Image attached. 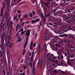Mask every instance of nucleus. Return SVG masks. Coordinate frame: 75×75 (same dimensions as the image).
Segmentation results:
<instances>
[{"label": "nucleus", "mask_w": 75, "mask_h": 75, "mask_svg": "<svg viewBox=\"0 0 75 75\" xmlns=\"http://www.w3.org/2000/svg\"><path fill=\"white\" fill-rule=\"evenodd\" d=\"M23 34H24V31H23L21 32V35H23Z\"/></svg>", "instance_id": "nucleus-36"}, {"label": "nucleus", "mask_w": 75, "mask_h": 75, "mask_svg": "<svg viewBox=\"0 0 75 75\" xmlns=\"http://www.w3.org/2000/svg\"><path fill=\"white\" fill-rule=\"evenodd\" d=\"M50 59V61L52 62L53 60H52L51 58Z\"/></svg>", "instance_id": "nucleus-63"}, {"label": "nucleus", "mask_w": 75, "mask_h": 75, "mask_svg": "<svg viewBox=\"0 0 75 75\" xmlns=\"http://www.w3.org/2000/svg\"><path fill=\"white\" fill-rule=\"evenodd\" d=\"M47 47H45V51H47Z\"/></svg>", "instance_id": "nucleus-59"}, {"label": "nucleus", "mask_w": 75, "mask_h": 75, "mask_svg": "<svg viewBox=\"0 0 75 75\" xmlns=\"http://www.w3.org/2000/svg\"><path fill=\"white\" fill-rule=\"evenodd\" d=\"M26 52V51H25L23 52V54H22V55H24V54H25V52Z\"/></svg>", "instance_id": "nucleus-39"}, {"label": "nucleus", "mask_w": 75, "mask_h": 75, "mask_svg": "<svg viewBox=\"0 0 75 75\" xmlns=\"http://www.w3.org/2000/svg\"><path fill=\"white\" fill-rule=\"evenodd\" d=\"M24 25V23L23 22L22 24L20 25L19 26V28H22V27H23V25Z\"/></svg>", "instance_id": "nucleus-8"}, {"label": "nucleus", "mask_w": 75, "mask_h": 75, "mask_svg": "<svg viewBox=\"0 0 75 75\" xmlns=\"http://www.w3.org/2000/svg\"><path fill=\"white\" fill-rule=\"evenodd\" d=\"M33 40H31L30 42V50H31V49H33V48H32V47L33 46Z\"/></svg>", "instance_id": "nucleus-4"}, {"label": "nucleus", "mask_w": 75, "mask_h": 75, "mask_svg": "<svg viewBox=\"0 0 75 75\" xmlns=\"http://www.w3.org/2000/svg\"><path fill=\"white\" fill-rule=\"evenodd\" d=\"M30 62L29 63L30 66L31 68H32V61H33V59H30Z\"/></svg>", "instance_id": "nucleus-7"}, {"label": "nucleus", "mask_w": 75, "mask_h": 75, "mask_svg": "<svg viewBox=\"0 0 75 75\" xmlns=\"http://www.w3.org/2000/svg\"><path fill=\"white\" fill-rule=\"evenodd\" d=\"M70 35V37H71L72 38H73V39H74V36L73 35Z\"/></svg>", "instance_id": "nucleus-42"}, {"label": "nucleus", "mask_w": 75, "mask_h": 75, "mask_svg": "<svg viewBox=\"0 0 75 75\" xmlns=\"http://www.w3.org/2000/svg\"><path fill=\"white\" fill-rule=\"evenodd\" d=\"M62 73H63V74H67L65 72H64V71H62Z\"/></svg>", "instance_id": "nucleus-37"}, {"label": "nucleus", "mask_w": 75, "mask_h": 75, "mask_svg": "<svg viewBox=\"0 0 75 75\" xmlns=\"http://www.w3.org/2000/svg\"><path fill=\"white\" fill-rule=\"evenodd\" d=\"M65 66H66V67H68V65H67V64H65Z\"/></svg>", "instance_id": "nucleus-51"}, {"label": "nucleus", "mask_w": 75, "mask_h": 75, "mask_svg": "<svg viewBox=\"0 0 75 75\" xmlns=\"http://www.w3.org/2000/svg\"><path fill=\"white\" fill-rule=\"evenodd\" d=\"M44 10H45V11H47V8H44Z\"/></svg>", "instance_id": "nucleus-49"}, {"label": "nucleus", "mask_w": 75, "mask_h": 75, "mask_svg": "<svg viewBox=\"0 0 75 75\" xmlns=\"http://www.w3.org/2000/svg\"><path fill=\"white\" fill-rule=\"evenodd\" d=\"M9 23L11 25H12V24H13V22H9Z\"/></svg>", "instance_id": "nucleus-35"}, {"label": "nucleus", "mask_w": 75, "mask_h": 75, "mask_svg": "<svg viewBox=\"0 0 75 75\" xmlns=\"http://www.w3.org/2000/svg\"><path fill=\"white\" fill-rule=\"evenodd\" d=\"M18 27H19V25H17V26H16V31H17V29H19V28H18Z\"/></svg>", "instance_id": "nucleus-27"}, {"label": "nucleus", "mask_w": 75, "mask_h": 75, "mask_svg": "<svg viewBox=\"0 0 75 75\" xmlns=\"http://www.w3.org/2000/svg\"><path fill=\"white\" fill-rule=\"evenodd\" d=\"M63 58H64V57L63 56V55H62L61 56V59H62V60H63Z\"/></svg>", "instance_id": "nucleus-38"}, {"label": "nucleus", "mask_w": 75, "mask_h": 75, "mask_svg": "<svg viewBox=\"0 0 75 75\" xmlns=\"http://www.w3.org/2000/svg\"><path fill=\"white\" fill-rule=\"evenodd\" d=\"M36 45V44H34L33 45V47H35Z\"/></svg>", "instance_id": "nucleus-58"}, {"label": "nucleus", "mask_w": 75, "mask_h": 75, "mask_svg": "<svg viewBox=\"0 0 75 75\" xmlns=\"http://www.w3.org/2000/svg\"><path fill=\"white\" fill-rule=\"evenodd\" d=\"M4 16H3V18L2 19V21H1V23H0V26L1 27H4V25L5 24V23H3V21H4Z\"/></svg>", "instance_id": "nucleus-2"}, {"label": "nucleus", "mask_w": 75, "mask_h": 75, "mask_svg": "<svg viewBox=\"0 0 75 75\" xmlns=\"http://www.w3.org/2000/svg\"><path fill=\"white\" fill-rule=\"evenodd\" d=\"M16 19V20H17V17H16V16H15V17H13V20L14 21Z\"/></svg>", "instance_id": "nucleus-30"}, {"label": "nucleus", "mask_w": 75, "mask_h": 75, "mask_svg": "<svg viewBox=\"0 0 75 75\" xmlns=\"http://www.w3.org/2000/svg\"><path fill=\"white\" fill-rule=\"evenodd\" d=\"M54 37V38H58V36H55Z\"/></svg>", "instance_id": "nucleus-57"}, {"label": "nucleus", "mask_w": 75, "mask_h": 75, "mask_svg": "<svg viewBox=\"0 0 75 75\" xmlns=\"http://www.w3.org/2000/svg\"><path fill=\"white\" fill-rule=\"evenodd\" d=\"M3 9L2 8L1 10V14H0V16L1 17H2V16H3Z\"/></svg>", "instance_id": "nucleus-9"}, {"label": "nucleus", "mask_w": 75, "mask_h": 75, "mask_svg": "<svg viewBox=\"0 0 75 75\" xmlns=\"http://www.w3.org/2000/svg\"><path fill=\"white\" fill-rule=\"evenodd\" d=\"M40 21V19L38 18H36L35 20V22H38Z\"/></svg>", "instance_id": "nucleus-14"}, {"label": "nucleus", "mask_w": 75, "mask_h": 75, "mask_svg": "<svg viewBox=\"0 0 75 75\" xmlns=\"http://www.w3.org/2000/svg\"><path fill=\"white\" fill-rule=\"evenodd\" d=\"M75 15H73L72 16H71V18L72 19H73L75 18Z\"/></svg>", "instance_id": "nucleus-18"}, {"label": "nucleus", "mask_w": 75, "mask_h": 75, "mask_svg": "<svg viewBox=\"0 0 75 75\" xmlns=\"http://www.w3.org/2000/svg\"><path fill=\"white\" fill-rule=\"evenodd\" d=\"M49 24H50V25H52V23H49Z\"/></svg>", "instance_id": "nucleus-56"}, {"label": "nucleus", "mask_w": 75, "mask_h": 75, "mask_svg": "<svg viewBox=\"0 0 75 75\" xmlns=\"http://www.w3.org/2000/svg\"><path fill=\"white\" fill-rule=\"evenodd\" d=\"M24 17H26V18H27L28 17V16L27 15H25L24 16Z\"/></svg>", "instance_id": "nucleus-45"}, {"label": "nucleus", "mask_w": 75, "mask_h": 75, "mask_svg": "<svg viewBox=\"0 0 75 75\" xmlns=\"http://www.w3.org/2000/svg\"><path fill=\"white\" fill-rule=\"evenodd\" d=\"M41 15L42 16V18H45V16H44V15L42 13H41Z\"/></svg>", "instance_id": "nucleus-13"}, {"label": "nucleus", "mask_w": 75, "mask_h": 75, "mask_svg": "<svg viewBox=\"0 0 75 75\" xmlns=\"http://www.w3.org/2000/svg\"><path fill=\"white\" fill-rule=\"evenodd\" d=\"M52 59H56V58H55V57H53L52 58Z\"/></svg>", "instance_id": "nucleus-48"}, {"label": "nucleus", "mask_w": 75, "mask_h": 75, "mask_svg": "<svg viewBox=\"0 0 75 75\" xmlns=\"http://www.w3.org/2000/svg\"><path fill=\"white\" fill-rule=\"evenodd\" d=\"M30 33H27V34L26 35V37H30Z\"/></svg>", "instance_id": "nucleus-22"}, {"label": "nucleus", "mask_w": 75, "mask_h": 75, "mask_svg": "<svg viewBox=\"0 0 75 75\" xmlns=\"http://www.w3.org/2000/svg\"><path fill=\"white\" fill-rule=\"evenodd\" d=\"M24 61V60L23 59H22L21 62V63H22V62H23V61Z\"/></svg>", "instance_id": "nucleus-60"}, {"label": "nucleus", "mask_w": 75, "mask_h": 75, "mask_svg": "<svg viewBox=\"0 0 75 75\" xmlns=\"http://www.w3.org/2000/svg\"><path fill=\"white\" fill-rule=\"evenodd\" d=\"M67 45H68L69 46H70V48H73V49H74L75 48H74V47H72V46H71V45H70V44H69V43H68L67 44Z\"/></svg>", "instance_id": "nucleus-17"}, {"label": "nucleus", "mask_w": 75, "mask_h": 75, "mask_svg": "<svg viewBox=\"0 0 75 75\" xmlns=\"http://www.w3.org/2000/svg\"><path fill=\"white\" fill-rule=\"evenodd\" d=\"M5 8V5H4V4H3L2 8L3 9V8Z\"/></svg>", "instance_id": "nucleus-31"}, {"label": "nucleus", "mask_w": 75, "mask_h": 75, "mask_svg": "<svg viewBox=\"0 0 75 75\" xmlns=\"http://www.w3.org/2000/svg\"><path fill=\"white\" fill-rule=\"evenodd\" d=\"M50 54L49 53H48L47 55V59H49V58H50Z\"/></svg>", "instance_id": "nucleus-11"}, {"label": "nucleus", "mask_w": 75, "mask_h": 75, "mask_svg": "<svg viewBox=\"0 0 75 75\" xmlns=\"http://www.w3.org/2000/svg\"><path fill=\"white\" fill-rule=\"evenodd\" d=\"M64 55L65 56H67V53H66L64 54Z\"/></svg>", "instance_id": "nucleus-64"}, {"label": "nucleus", "mask_w": 75, "mask_h": 75, "mask_svg": "<svg viewBox=\"0 0 75 75\" xmlns=\"http://www.w3.org/2000/svg\"><path fill=\"white\" fill-rule=\"evenodd\" d=\"M68 39H65L64 40V42H67V43H68Z\"/></svg>", "instance_id": "nucleus-20"}, {"label": "nucleus", "mask_w": 75, "mask_h": 75, "mask_svg": "<svg viewBox=\"0 0 75 75\" xmlns=\"http://www.w3.org/2000/svg\"><path fill=\"white\" fill-rule=\"evenodd\" d=\"M32 13L33 14V15H35V11L33 10L32 11Z\"/></svg>", "instance_id": "nucleus-24"}, {"label": "nucleus", "mask_w": 75, "mask_h": 75, "mask_svg": "<svg viewBox=\"0 0 75 75\" xmlns=\"http://www.w3.org/2000/svg\"><path fill=\"white\" fill-rule=\"evenodd\" d=\"M26 42H28V38L26 37Z\"/></svg>", "instance_id": "nucleus-34"}, {"label": "nucleus", "mask_w": 75, "mask_h": 75, "mask_svg": "<svg viewBox=\"0 0 75 75\" xmlns=\"http://www.w3.org/2000/svg\"><path fill=\"white\" fill-rule=\"evenodd\" d=\"M65 11H66L65 12H64V13H71V11L69 10V9H68V8H66Z\"/></svg>", "instance_id": "nucleus-3"}, {"label": "nucleus", "mask_w": 75, "mask_h": 75, "mask_svg": "<svg viewBox=\"0 0 75 75\" xmlns=\"http://www.w3.org/2000/svg\"><path fill=\"white\" fill-rule=\"evenodd\" d=\"M2 38L4 37V33H3L1 35Z\"/></svg>", "instance_id": "nucleus-41"}, {"label": "nucleus", "mask_w": 75, "mask_h": 75, "mask_svg": "<svg viewBox=\"0 0 75 75\" xmlns=\"http://www.w3.org/2000/svg\"><path fill=\"white\" fill-rule=\"evenodd\" d=\"M35 22V21L34 20H32L31 21V22L32 23H34Z\"/></svg>", "instance_id": "nucleus-33"}, {"label": "nucleus", "mask_w": 75, "mask_h": 75, "mask_svg": "<svg viewBox=\"0 0 75 75\" xmlns=\"http://www.w3.org/2000/svg\"><path fill=\"white\" fill-rule=\"evenodd\" d=\"M6 45L7 48L9 47V48L10 49L11 48V46H12V45H14V44L12 43H10L9 42V41H8V43H6Z\"/></svg>", "instance_id": "nucleus-1"}, {"label": "nucleus", "mask_w": 75, "mask_h": 75, "mask_svg": "<svg viewBox=\"0 0 75 75\" xmlns=\"http://www.w3.org/2000/svg\"><path fill=\"white\" fill-rule=\"evenodd\" d=\"M54 51H58V49L57 48H55L54 49Z\"/></svg>", "instance_id": "nucleus-43"}, {"label": "nucleus", "mask_w": 75, "mask_h": 75, "mask_svg": "<svg viewBox=\"0 0 75 75\" xmlns=\"http://www.w3.org/2000/svg\"><path fill=\"white\" fill-rule=\"evenodd\" d=\"M19 42H20V41L21 40V38H19Z\"/></svg>", "instance_id": "nucleus-52"}, {"label": "nucleus", "mask_w": 75, "mask_h": 75, "mask_svg": "<svg viewBox=\"0 0 75 75\" xmlns=\"http://www.w3.org/2000/svg\"><path fill=\"white\" fill-rule=\"evenodd\" d=\"M29 15L30 17H33V15H32V13H30Z\"/></svg>", "instance_id": "nucleus-23"}, {"label": "nucleus", "mask_w": 75, "mask_h": 75, "mask_svg": "<svg viewBox=\"0 0 75 75\" xmlns=\"http://www.w3.org/2000/svg\"><path fill=\"white\" fill-rule=\"evenodd\" d=\"M22 18H20V22H21V23L22 22Z\"/></svg>", "instance_id": "nucleus-55"}, {"label": "nucleus", "mask_w": 75, "mask_h": 75, "mask_svg": "<svg viewBox=\"0 0 75 75\" xmlns=\"http://www.w3.org/2000/svg\"><path fill=\"white\" fill-rule=\"evenodd\" d=\"M40 26H41L42 25V24L41 23V22H40Z\"/></svg>", "instance_id": "nucleus-47"}, {"label": "nucleus", "mask_w": 75, "mask_h": 75, "mask_svg": "<svg viewBox=\"0 0 75 75\" xmlns=\"http://www.w3.org/2000/svg\"><path fill=\"white\" fill-rule=\"evenodd\" d=\"M22 75H25V73L24 72L23 73Z\"/></svg>", "instance_id": "nucleus-61"}, {"label": "nucleus", "mask_w": 75, "mask_h": 75, "mask_svg": "<svg viewBox=\"0 0 75 75\" xmlns=\"http://www.w3.org/2000/svg\"><path fill=\"white\" fill-rule=\"evenodd\" d=\"M70 42H71V41H68L67 42V43H68V44H70Z\"/></svg>", "instance_id": "nucleus-53"}, {"label": "nucleus", "mask_w": 75, "mask_h": 75, "mask_svg": "<svg viewBox=\"0 0 75 75\" xmlns=\"http://www.w3.org/2000/svg\"><path fill=\"white\" fill-rule=\"evenodd\" d=\"M23 69H26L27 68V67H25V66H24L23 67Z\"/></svg>", "instance_id": "nucleus-50"}, {"label": "nucleus", "mask_w": 75, "mask_h": 75, "mask_svg": "<svg viewBox=\"0 0 75 75\" xmlns=\"http://www.w3.org/2000/svg\"><path fill=\"white\" fill-rule=\"evenodd\" d=\"M54 73H55V74H57V70L55 69L54 70Z\"/></svg>", "instance_id": "nucleus-32"}, {"label": "nucleus", "mask_w": 75, "mask_h": 75, "mask_svg": "<svg viewBox=\"0 0 75 75\" xmlns=\"http://www.w3.org/2000/svg\"><path fill=\"white\" fill-rule=\"evenodd\" d=\"M60 13V12L59 11V12H57L56 13V14L57 15V16H58V14Z\"/></svg>", "instance_id": "nucleus-26"}, {"label": "nucleus", "mask_w": 75, "mask_h": 75, "mask_svg": "<svg viewBox=\"0 0 75 75\" xmlns=\"http://www.w3.org/2000/svg\"><path fill=\"white\" fill-rule=\"evenodd\" d=\"M23 4V2H21L20 4H19V5H21V4Z\"/></svg>", "instance_id": "nucleus-62"}, {"label": "nucleus", "mask_w": 75, "mask_h": 75, "mask_svg": "<svg viewBox=\"0 0 75 75\" xmlns=\"http://www.w3.org/2000/svg\"><path fill=\"white\" fill-rule=\"evenodd\" d=\"M54 24H55V25H58V24L56 23H54Z\"/></svg>", "instance_id": "nucleus-46"}, {"label": "nucleus", "mask_w": 75, "mask_h": 75, "mask_svg": "<svg viewBox=\"0 0 75 75\" xmlns=\"http://www.w3.org/2000/svg\"><path fill=\"white\" fill-rule=\"evenodd\" d=\"M42 19L43 20V21L44 23H45L46 22V21H46L45 18H42Z\"/></svg>", "instance_id": "nucleus-19"}, {"label": "nucleus", "mask_w": 75, "mask_h": 75, "mask_svg": "<svg viewBox=\"0 0 75 75\" xmlns=\"http://www.w3.org/2000/svg\"><path fill=\"white\" fill-rule=\"evenodd\" d=\"M27 44H28V42H26L24 45V48H25V47H26L27 45Z\"/></svg>", "instance_id": "nucleus-10"}, {"label": "nucleus", "mask_w": 75, "mask_h": 75, "mask_svg": "<svg viewBox=\"0 0 75 75\" xmlns=\"http://www.w3.org/2000/svg\"><path fill=\"white\" fill-rule=\"evenodd\" d=\"M27 33L30 34V29H28L27 30Z\"/></svg>", "instance_id": "nucleus-25"}, {"label": "nucleus", "mask_w": 75, "mask_h": 75, "mask_svg": "<svg viewBox=\"0 0 75 75\" xmlns=\"http://www.w3.org/2000/svg\"><path fill=\"white\" fill-rule=\"evenodd\" d=\"M68 36V35L67 34H63L62 35H60V36L61 37H67Z\"/></svg>", "instance_id": "nucleus-5"}, {"label": "nucleus", "mask_w": 75, "mask_h": 75, "mask_svg": "<svg viewBox=\"0 0 75 75\" xmlns=\"http://www.w3.org/2000/svg\"><path fill=\"white\" fill-rule=\"evenodd\" d=\"M45 18H46L47 17H48L49 16H50V13H47V14L45 13Z\"/></svg>", "instance_id": "nucleus-6"}, {"label": "nucleus", "mask_w": 75, "mask_h": 75, "mask_svg": "<svg viewBox=\"0 0 75 75\" xmlns=\"http://www.w3.org/2000/svg\"><path fill=\"white\" fill-rule=\"evenodd\" d=\"M23 30H24V29H23V28H22L21 29V30H19V32H21V31L23 32Z\"/></svg>", "instance_id": "nucleus-28"}, {"label": "nucleus", "mask_w": 75, "mask_h": 75, "mask_svg": "<svg viewBox=\"0 0 75 75\" xmlns=\"http://www.w3.org/2000/svg\"><path fill=\"white\" fill-rule=\"evenodd\" d=\"M52 61V62H55V63H56V64H58V62L57 61V60H53Z\"/></svg>", "instance_id": "nucleus-21"}, {"label": "nucleus", "mask_w": 75, "mask_h": 75, "mask_svg": "<svg viewBox=\"0 0 75 75\" xmlns=\"http://www.w3.org/2000/svg\"><path fill=\"white\" fill-rule=\"evenodd\" d=\"M57 10L56 9H54V11H53V13H55V11H57Z\"/></svg>", "instance_id": "nucleus-29"}, {"label": "nucleus", "mask_w": 75, "mask_h": 75, "mask_svg": "<svg viewBox=\"0 0 75 75\" xmlns=\"http://www.w3.org/2000/svg\"><path fill=\"white\" fill-rule=\"evenodd\" d=\"M48 4H50V2H48L47 3H46L45 4V6L47 7L48 6Z\"/></svg>", "instance_id": "nucleus-16"}, {"label": "nucleus", "mask_w": 75, "mask_h": 75, "mask_svg": "<svg viewBox=\"0 0 75 75\" xmlns=\"http://www.w3.org/2000/svg\"><path fill=\"white\" fill-rule=\"evenodd\" d=\"M67 63V64H68V65H71V63L69 62Z\"/></svg>", "instance_id": "nucleus-40"}, {"label": "nucleus", "mask_w": 75, "mask_h": 75, "mask_svg": "<svg viewBox=\"0 0 75 75\" xmlns=\"http://www.w3.org/2000/svg\"><path fill=\"white\" fill-rule=\"evenodd\" d=\"M49 40V38H46L45 39V41H48Z\"/></svg>", "instance_id": "nucleus-15"}, {"label": "nucleus", "mask_w": 75, "mask_h": 75, "mask_svg": "<svg viewBox=\"0 0 75 75\" xmlns=\"http://www.w3.org/2000/svg\"><path fill=\"white\" fill-rule=\"evenodd\" d=\"M34 51H33L32 52V55H34Z\"/></svg>", "instance_id": "nucleus-44"}, {"label": "nucleus", "mask_w": 75, "mask_h": 75, "mask_svg": "<svg viewBox=\"0 0 75 75\" xmlns=\"http://www.w3.org/2000/svg\"><path fill=\"white\" fill-rule=\"evenodd\" d=\"M34 55H32V56H31V59H33V56Z\"/></svg>", "instance_id": "nucleus-54"}, {"label": "nucleus", "mask_w": 75, "mask_h": 75, "mask_svg": "<svg viewBox=\"0 0 75 75\" xmlns=\"http://www.w3.org/2000/svg\"><path fill=\"white\" fill-rule=\"evenodd\" d=\"M69 17H66V18L65 19V21H66V22H67V23H68V20H69Z\"/></svg>", "instance_id": "nucleus-12"}]
</instances>
